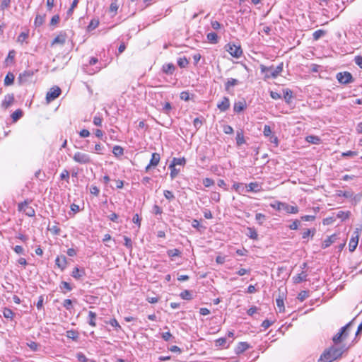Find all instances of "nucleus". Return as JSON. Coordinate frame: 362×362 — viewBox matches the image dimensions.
I'll return each mask as SVG.
<instances>
[{
  "label": "nucleus",
  "instance_id": "f704fd0d",
  "mask_svg": "<svg viewBox=\"0 0 362 362\" xmlns=\"http://www.w3.org/2000/svg\"><path fill=\"white\" fill-rule=\"evenodd\" d=\"M105 323L110 325L112 327L115 328L116 331H118L122 329L121 326L119 325V322L115 318H112L109 321H106Z\"/></svg>",
  "mask_w": 362,
  "mask_h": 362
},
{
  "label": "nucleus",
  "instance_id": "4c0bfd02",
  "mask_svg": "<svg viewBox=\"0 0 362 362\" xmlns=\"http://www.w3.org/2000/svg\"><path fill=\"white\" fill-rule=\"evenodd\" d=\"M247 230H248V233H247V235L250 239H252V240L258 239V234L255 228H248Z\"/></svg>",
  "mask_w": 362,
  "mask_h": 362
},
{
  "label": "nucleus",
  "instance_id": "2eb2a0df",
  "mask_svg": "<svg viewBox=\"0 0 362 362\" xmlns=\"http://www.w3.org/2000/svg\"><path fill=\"white\" fill-rule=\"evenodd\" d=\"M262 190V187L257 182H250L246 185V192H259Z\"/></svg>",
  "mask_w": 362,
  "mask_h": 362
},
{
  "label": "nucleus",
  "instance_id": "aec40b11",
  "mask_svg": "<svg viewBox=\"0 0 362 362\" xmlns=\"http://www.w3.org/2000/svg\"><path fill=\"white\" fill-rule=\"evenodd\" d=\"M250 345L247 342H240L235 349L236 354H240L248 349Z\"/></svg>",
  "mask_w": 362,
  "mask_h": 362
},
{
  "label": "nucleus",
  "instance_id": "09e8293b",
  "mask_svg": "<svg viewBox=\"0 0 362 362\" xmlns=\"http://www.w3.org/2000/svg\"><path fill=\"white\" fill-rule=\"evenodd\" d=\"M284 204L285 203H284V202H281L276 201L274 203L271 204L270 206L273 209H276L277 211H281V210H283Z\"/></svg>",
  "mask_w": 362,
  "mask_h": 362
},
{
  "label": "nucleus",
  "instance_id": "13d9d810",
  "mask_svg": "<svg viewBox=\"0 0 362 362\" xmlns=\"http://www.w3.org/2000/svg\"><path fill=\"white\" fill-rule=\"evenodd\" d=\"M216 346H226V339L225 337H221L215 341Z\"/></svg>",
  "mask_w": 362,
  "mask_h": 362
},
{
  "label": "nucleus",
  "instance_id": "20e7f679",
  "mask_svg": "<svg viewBox=\"0 0 362 362\" xmlns=\"http://www.w3.org/2000/svg\"><path fill=\"white\" fill-rule=\"evenodd\" d=\"M226 50L233 57L240 58L243 54V49L240 45L229 42L225 46Z\"/></svg>",
  "mask_w": 362,
  "mask_h": 362
},
{
  "label": "nucleus",
  "instance_id": "4468645a",
  "mask_svg": "<svg viewBox=\"0 0 362 362\" xmlns=\"http://www.w3.org/2000/svg\"><path fill=\"white\" fill-rule=\"evenodd\" d=\"M14 102L13 94H7L5 95L4 100L1 103V107L4 109L9 107Z\"/></svg>",
  "mask_w": 362,
  "mask_h": 362
},
{
  "label": "nucleus",
  "instance_id": "c03bdc74",
  "mask_svg": "<svg viewBox=\"0 0 362 362\" xmlns=\"http://www.w3.org/2000/svg\"><path fill=\"white\" fill-rule=\"evenodd\" d=\"M23 116V111L20 109L16 110L11 115V118L13 122H16Z\"/></svg>",
  "mask_w": 362,
  "mask_h": 362
},
{
  "label": "nucleus",
  "instance_id": "69168bd1",
  "mask_svg": "<svg viewBox=\"0 0 362 362\" xmlns=\"http://www.w3.org/2000/svg\"><path fill=\"white\" fill-rule=\"evenodd\" d=\"M63 306L67 310H70L72 308V300L70 299L64 300Z\"/></svg>",
  "mask_w": 362,
  "mask_h": 362
},
{
  "label": "nucleus",
  "instance_id": "338daca9",
  "mask_svg": "<svg viewBox=\"0 0 362 362\" xmlns=\"http://www.w3.org/2000/svg\"><path fill=\"white\" fill-rule=\"evenodd\" d=\"M102 122H103V119L100 117V116H98V115H95L94 117H93V124L95 125V126H98V127H100L102 125Z\"/></svg>",
  "mask_w": 362,
  "mask_h": 362
},
{
  "label": "nucleus",
  "instance_id": "4d7b16f0",
  "mask_svg": "<svg viewBox=\"0 0 362 362\" xmlns=\"http://www.w3.org/2000/svg\"><path fill=\"white\" fill-rule=\"evenodd\" d=\"M264 136L266 137H269L272 136V131L271 127L269 125H264V130H263Z\"/></svg>",
  "mask_w": 362,
  "mask_h": 362
},
{
  "label": "nucleus",
  "instance_id": "3c124183",
  "mask_svg": "<svg viewBox=\"0 0 362 362\" xmlns=\"http://www.w3.org/2000/svg\"><path fill=\"white\" fill-rule=\"evenodd\" d=\"M202 124H203V120L199 117H196L193 120V124H194V127L196 129V130H198L202 127Z\"/></svg>",
  "mask_w": 362,
  "mask_h": 362
},
{
  "label": "nucleus",
  "instance_id": "bf43d9fd",
  "mask_svg": "<svg viewBox=\"0 0 362 362\" xmlns=\"http://www.w3.org/2000/svg\"><path fill=\"white\" fill-rule=\"evenodd\" d=\"M47 229L55 235H59L61 232V229L57 226H53L52 227L48 226Z\"/></svg>",
  "mask_w": 362,
  "mask_h": 362
},
{
  "label": "nucleus",
  "instance_id": "4be33fe9",
  "mask_svg": "<svg viewBox=\"0 0 362 362\" xmlns=\"http://www.w3.org/2000/svg\"><path fill=\"white\" fill-rule=\"evenodd\" d=\"M232 187L238 194L246 192V185H245L243 183L234 182Z\"/></svg>",
  "mask_w": 362,
  "mask_h": 362
},
{
  "label": "nucleus",
  "instance_id": "0e129e2a",
  "mask_svg": "<svg viewBox=\"0 0 362 362\" xmlns=\"http://www.w3.org/2000/svg\"><path fill=\"white\" fill-rule=\"evenodd\" d=\"M28 346L33 351L38 350L39 344L35 341H30L27 344Z\"/></svg>",
  "mask_w": 362,
  "mask_h": 362
},
{
  "label": "nucleus",
  "instance_id": "58836bf2",
  "mask_svg": "<svg viewBox=\"0 0 362 362\" xmlns=\"http://www.w3.org/2000/svg\"><path fill=\"white\" fill-rule=\"evenodd\" d=\"M169 169L170 170V179L173 180L179 174L180 170L176 168V167H175V166L171 167L170 165H169Z\"/></svg>",
  "mask_w": 362,
  "mask_h": 362
},
{
  "label": "nucleus",
  "instance_id": "49530a36",
  "mask_svg": "<svg viewBox=\"0 0 362 362\" xmlns=\"http://www.w3.org/2000/svg\"><path fill=\"white\" fill-rule=\"evenodd\" d=\"M306 141L313 144H317L320 143V139L317 136L310 135L306 137Z\"/></svg>",
  "mask_w": 362,
  "mask_h": 362
},
{
  "label": "nucleus",
  "instance_id": "39448f33",
  "mask_svg": "<svg viewBox=\"0 0 362 362\" xmlns=\"http://www.w3.org/2000/svg\"><path fill=\"white\" fill-rule=\"evenodd\" d=\"M35 72H37V70H25L23 72L21 73L18 77V83L20 85H23L32 81L33 76Z\"/></svg>",
  "mask_w": 362,
  "mask_h": 362
},
{
  "label": "nucleus",
  "instance_id": "603ef678",
  "mask_svg": "<svg viewBox=\"0 0 362 362\" xmlns=\"http://www.w3.org/2000/svg\"><path fill=\"white\" fill-rule=\"evenodd\" d=\"M276 305L279 309V312L284 311V303L283 298L279 297V298H277L276 300Z\"/></svg>",
  "mask_w": 362,
  "mask_h": 362
},
{
  "label": "nucleus",
  "instance_id": "5701e85b",
  "mask_svg": "<svg viewBox=\"0 0 362 362\" xmlns=\"http://www.w3.org/2000/svg\"><path fill=\"white\" fill-rule=\"evenodd\" d=\"M283 210H284L288 214H296L298 212V207L297 206H290L285 203Z\"/></svg>",
  "mask_w": 362,
  "mask_h": 362
},
{
  "label": "nucleus",
  "instance_id": "864d4df0",
  "mask_svg": "<svg viewBox=\"0 0 362 362\" xmlns=\"http://www.w3.org/2000/svg\"><path fill=\"white\" fill-rule=\"evenodd\" d=\"M28 37V33L22 32L18 37L17 41L23 43Z\"/></svg>",
  "mask_w": 362,
  "mask_h": 362
},
{
  "label": "nucleus",
  "instance_id": "412c9836",
  "mask_svg": "<svg viewBox=\"0 0 362 362\" xmlns=\"http://www.w3.org/2000/svg\"><path fill=\"white\" fill-rule=\"evenodd\" d=\"M307 273L305 272H302L301 273L293 277V282L295 284H299L303 281H305L307 280Z\"/></svg>",
  "mask_w": 362,
  "mask_h": 362
},
{
  "label": "nucleus",
  "instance_id": "ddd939ff",
  "mask_svg": "<svg viewBox=\"0 0 362 362\" xmlns=\"http://www.w3.org/2000/svg\"><path fill=\"white\" fill-rule=\"evenodd\" d=\"M67 35L65 32H60V33L52 40V45L55 44H59L61 45H64L66 42Z\"/></svg>",
  "mask_w": 362,
  "mask_h": 362
},
{
  "label": "nucleus",
  "instance_id": "9d476101",
  "mask_svg": "<svg viewBox=\"0 0 362 362\" xmlns=\"http://www.w3.org/2000/svg\"><path fill=\"white\" fill-rule=\"evenodd\" d=\"M61 92V89L58 86H56L55 88H52L46 95L47 101L48 103L53 101L60 95Z\"/></svg>",
  "mask_w": 362,
  "mask_h": 362
},
{
  "label": "nucleus",
  "instance_id": "9b49d317",
  "mask_svg": "<svg viewBox=\"0 0 362 362\" xmlns=\"http://www.w3.org/2000/svg\"><path fill=\"white\" fill-rule=\"evenodd\" d=\"M217 107L221 112H226L230 107V100L226 96L222 98V100L217 103Z\"/></svg>",
  "mask_w": 362,
  "mask_h": 362
},
{
  "label": "nucleus",
  "instance_id": "052dcab7",
  "mask_svg": "<svg viewBox=\"0 0 362 362\" xmlns=\"http://www.w3.org/2000/svg\"><path fill=\"white\" fill-rule=\"evenodd\" d=\"M11 0H1V3L0 5V8L2 11L8 8L10 6Z\"/></svg>",
  "mask_w": 362,
  "mask_h": 362
},
{
  "label": "nucleus",
  "instance_id": "c756f323",
  "mask_svg": "<svg viewBox=\"0 0 362 362\" xmlns=\"http://www.w3.org/2000/svg\"><path fill=\"white\" fill-rule=\"evenodd\" d=\"M15 76L11 72H8L4 78V85L10 86L13 83Z\"/></svg>",
  "mask_w": 362,
  "mask_h": 362
},
{
  "label": "nucleus",
  "instance_id": "f8f14e48",
  "mask_svg": "<svg viewBox=\"0 0 362 362\" xmlns=\"http://www.w3.org/2000/svg\"><path fill=\"white\" fill-rule=\"evenodd\" d=\"M240 82L235 78H230L225 83V90L228 93H232L231 88L239 85Z\"/></svg>",
  "mask_w": 362,
  "mask_h": 362
},
{
  "label": "nucleus",
  "instance_id": "6ab92c4d",
  "mask_svg": "<svg viewBox=\"0 0 362 362\" xmlns=\"http://www.w3.org/2000/svg\"><path fill=\"white\" fill-rule=\"evenodd\" d=\"M162 71L167 75H172L175 71V66L173 63H168L163 65Z\"/></svg>",
  "mask_w": 362,
  "mask_h": 362
},
{
  "label": "nucleus",
  "instance_id": "1a4fd4ad",
  "mask_svg": "<svg viewBox=\"0 0 362 362\" xmlns=\"http://www.w3.org/2000/svg\"><path fill=\"white\" fill-rule=\"evenodd\" d=\"M18 210L23 211L26 216L29 217H33L35 214L34 209L29 206L28 202L26 201L18 204Z\"/></svg>",
  "mask_w": 362,
  "mask_h": 362
},
{
  "label": "nucleus",
  "instance_id": "cd10ccee",
  "mask_svg": "<svg viewBox=\"0 0 362 362\" xmlns=\"http://www.w3.org/2000/svg\"><path fill=\"white\" fill-rule=\"evenodd\" d=\"M284 98L286 103H290L291 98H293V92L288 88L283 90Z\"/></svg>",
  "mask_w": 362,
  "mask_h": 362
},
{
  "label": "nucleus",
  "instance_id": "7ed1b4c3",
  "mask_svg": "<svg viewBox=\"0 0 362 362\" xmlns=\"http://www.w3.org/2000/svg\"><path fill=\"white\" fill-rule=\"evenodd\" d=\"M353 320L342 327L339 332L337 333L333 337L332 341L335 344H338L346 339L349 335V331L352 325Z\"/></svg>",
  "mask_w": 362,
  "mask_h": 362
},
{
  "label": "nucleus",
  "instance_id": "423d86ee",
  "mask_svg": "<svg viewBox=\"0 0 362 362\" xmlns=\"http://www.w3.org/2000/svg\"><path fill=\"white\" fill-rule=\"evenodd\" d=\"M73 160L80 164H88L92 162L90 156L85 153L76 152L73 156Z\"/></svg>",
  "mask_w": 362,
  "mask_h": 362
},
{
  "label": "nucleus",
  "instance_id": "5fc2aeb1",
  "mask_svg": "<svg viewBox=\"0 0 362 362\" xmlns=\"http://www.w3.org/2000/svg\"><path fill=\"white\" fill-rule=\"evenodd\" d=\"M211 25L214 30H216L223 28V25L222 24H221L219 22H218L217 21H211Z\"/></svg>",
  "mask_w": 362,
  "mask_h": 362
},
{
  "label": "nucleus",
  "instance_id": "6e6552de",
  "mask_svg": "<svg viewBox=\"0 0 362 362\" xmlns=\"http://www.w3.org/2000/svg\"><path fill=\"white\" fill-rule=\"evenodd\" d=\"M336 77L341 84H349L354 81L352 75L348 71L339 72L337 74Z\"/></svg>",
  "mask_w": 362,
  "mask_h": 362
},
{
  "label": "nucleus",
  "instance_id": "0eeeda50",
  "mask_svg": "<svg viewBox=\"0 0 362 362\" xmlns=\"http://www.w3.org/2000/svg\"><path fill=\"white\" fill-rule=\"evenodd\" d=\"M361 233V228H356L354 230L349 244V250L351 252H354L357 247Z\"/></svg>",
  "mask_w": 362,
  "mask_h": 362
},
{
  "label": "nucleus",
  "instance_id": "b1692460",
  "mask_svg": "<svg viewBox=\"0 0 362 362\" xmlns=\"http://www.w3.org/2000/svg\"><path fill=\"white\" fill-rule=\"evenodd\" d=\"M160 154L158 153H153L149 163L150 165H152L153 167L157 166L160 162Z\"/></svg>",
  "mask_w": 362,
  "mask_h": 362
},
{
  "label": "nucleus",
  "instance_id": "774afa93",
  "mask_svg": "<svg viewBox=\"0 0 362 362\" xmlns=\"http://www.w3.org/2000/svg\"><path fill=\"white\" fill-rule=\"evenodd\" d=\"M273 324L272 321H270L269 320H265L262 322L261 327L264 329V330H266L268 329Z\"/></svg>",
  "mask_w": 362,
  "mask_h": 362
},
{
  "label": "nucleus",
  "instance_id": "ea45409f",
  "mask_svg": "<svg viewBox=\"0 0 362 362\" xmlns=\"http://www.w3.org/2000/svg\"><path fill=\"white\" fill-rule=\"evenodd\" d=\"M167 254L170 257H179L181 255V251L179 249L175 248L173 250H168Z\"/></svg>",
  "mask_w": 362,
  "mask_h": 362
},
{
  "label": "nucleus",
  "instance_id": "de8ad7c7",
  "mask_svg": "<svg viewBox=\"0 0 362 362\" xmlns=\"http://www.w3.org/2000/svg\"><path fill=\"white\" fill-rule=\"evenodd\" d=\"M309 296V291H300L298 295V299L303 302Z\"/></svg>",
  "mask_w": 362,
  "mask_h": 362
},
{
  "label": "nucleus",
  "instance_id": "f03ea898",
  "mask_svg": "<svg viewBox=\"0 0 362 362\" xmlns=\"http://www.w3.org/2000/svg\"><path fill=\"white\" fill-rule=\"evenodd\" d=\"M260 71L264 74V80L266 81L269 78H276L283 71L284 64L280 63L276 67L273 65L266 66L263 64L260 65Z\"/></svg>",
  "mask_w": 362,
  "mask_h": 362
},
{
  "label": "nucleus",
  "instance_id": "a211bd4d",
  "mask_svg": "<svg viewBox=\"0 0 362 362\" xmlns=\"http://www.w3.org/2000/svg\"><path fill=\"white\" fill-rule=\"evenodd\" d=\"M337 239V235L336 234H333L330 236H328L327 239H325L322 243V248L325 249L329 247L332 243H334Z\"/></svg>",
  "mask_w": 362,
  "mask_h": 362
},
{
  "label": "nucleus",
  "instance_id": "a878e982",
  "mask_svg": "<svg viewBox=\"0 0 362 362\" xmlns=\"http://www.w3.org/2000/svg\"><path fill=\"white\" fill-rule=\"evenodd\" d=\"M186 163V160L185 158H173V160L170 163L171 167L176 165H185Z\"/></svg>",
  "mask_w": 362,
  "mask_h": 362
},
{
  "label": "nucleus",
  "instance_id": "2f4dec72",
  "mask_svg": "<svg viewBox=\"0 0 362 362\" xmlns=\"http://www.w3.org/2000/svg\"><path fill=\"white\" fill-rule=\"evenodd\" d=\"M66 336L68 338L76 341L78 339V332L74 329L68 330L66 332Z\"/></svg>",
  "mask_w": 362,
  "mask_h": 362
},
{
  "label": "nucleus",
  "instance_id": "c85d7f7f",
  "mask_svg": "<svg viewBox=\"0 0 362 362\" xmlns=\"http://www.w3.org/2000/svg\"><path fill=\"white\" fill-rule=\"evenodd\" d=\"M96 317H97V315L95 313L92 312V311L88 312V318H89L88 324H89V325H90L93 327H95L96 326V322H95Z\"/></svg>",
  "mask_w": 362,
  "mask_h": 362
},
{
  "label": "nucleus",
  "instance_id": "393cba45",
  "mask_svg": "<svg viewBox=\"0 0 362 362\" xmlns=\"http://www.w3.org/2000/svg\"><path fill=\"white\" fill-rule=\"evenodd\" d=\"M235 139L237 146H238L245 143L243 130L240 129L239 131H237Z\"/></svg>",
  "mask_w": 362,
  "mask_h": 362
},
{
  "label": "nucleus",
  "instance_id": "8fccbe9b",
  "mask_svg": "<svg viewBox=\"0 0 362 362\" xmlns=\"http://www.w3.org/2000/svg\"><path fill=\"white\" fill-rule=\"evenodd\" d=\"M76 358L81 362H90L92 360L88 358L83 353H78Z\"/></svg>",
  "mask_w": 362,
  "mask_h": 362
},
{
  "label": "nucleus",
  "instance_id": "f3484780",
  "mask_svg": "<svg viewBox=\"0 0 362 362\" xmlns=\"http://www.w3.org/2000/svg\"><path fill=\"white\" fill-rule=\"evenodd\" d=\"M247 107V104L245 100H240L238 102H235L233 105V111L235 112L239 113L244 110H245Z\"/></svg>",
  "mask_w": 362,
  "mask_h": 362
},
{
  "label": "nucleus",
  "instance_id": "e433bc0d",
  "mask_svg": "<svg viewBox=\"0 0 362 362\" xmlns=\"http://www.w3.org/2000/svg\"><path fill=\"white\" fill-rule=\"evenodd\" d=\"M326 34V31L324 30H317L313 33V38L314 40H318L320 37H323Z\"/></svg>",
  "mask_w": 362,
  "mask_h": 362
},
{
  "label": "nucleus",
  "instance_id": "c9c22d12",
  "mask_svg": "<svg viewBox=\"0 0 362 362\" xmlns=\"http://www.w3.org/2000/svg\"><path fill=\"white\" fill-rule=\"evenodd\" d=\"M3 315L4 317L12 320L15 315V313L8 308H4Z\"/></svg>",
  "mask_w": 362,
  "mask_h": 362
},
{
  "label": "nucleus",
  "instance_id": "e2e57ef3",
  "mask_svg": "<svg viewBox=\"0 0 362 362\" xmlns=\"http://www.w3.org/2000/svg\"><path fill=\"white\" fill-rule=\"evenodd\" d=\"M203 185L206 187H209L214 185V181L211 178L206 177L203 180Z\"/></svg>",
  "mask_w": 362,
  "mask_h": 362
},
{
  "label": "nucleus",
  "instance_id": "f257e3e1",
  "mask_svg": "<svg viewBox=\"0 0 362 362\" xmlns=\"http://www.w3.org/2000/svg\"><path fill=\"white\" fill-rule=\"evenodd\" d=\"M344 351V346L340 347L331 346L322 352L318 359V362H333L341 358Z\"/></svg>",
  "mask_w": 362,
  "mask_h": 362
},
{
  "label": "nucleus",
  "instance_id": "680f3d73",
  "mask_svg": "<svg viewBox=\"0 0 362 362\" xmlns=\"http://www.w3.org/2000/svg\"><path fill=\"white\" fill-rule=\"evenodd\" d=\"M61 289L65 288L67 291H70L73 289L72 286L66 281H62L59 286Z\"/></svg>",
  "mask_w": 362,
  "mask_h": 362
},
{
  "label": "nucleus",
  "instance_id": "72a5a7b5",
  "mask_svg": "<svg viewBox=\"0 0 362 362\" xmlns=\"http://www.w3.org/2000/svg\"><path fill=\"white\" fill-rule=\"evenodd\" d=\"M177 65L180 67V68H185L187 66V65L189 64V61L188 59H187L186 57H180L178 58L177 59Z\"/></svg>",
  "mask_w": 362,
  "mask_h": 362
},
{
  "label": "nucleus",
  "instance_id": "37998d69",
  "mask_svg": "<svg viewBox=\"0 0 362 362\" xmlns=\"http://www.w3.org/2000/svg\"><path fill=\"white\" fill-rule=\"evenodd\" d=\"M45 21V16L37 14L35 17L34 24L35 27H39L43 24Z\"/></svg>",
  "mask_w": 362,
  "mask_h": 362
},
{
  "label": "nucleus",
  "instance_id": "79ce46f5",
  "mask_svg": "<svg viewBox=\"0 0 362 362\" xmlns=\"http://www.w3.org/2000/svg\"><path fill=\"white\" fill-rule=\"evenodd\" d=\"M316 232V230L315 228H313V229H306L303 233H302V238L303 239H305L307 238L308 237H309L310 235L311 237H313L315 233Z\"/></svg>",
  "mask_w": 362,
  "mask_h": 362
},
{
  "label": "nucleus",
  "instance_id": "6e6d98bb",
  "mask_svg": "<svg viewBox=\"0 0 362 362\" xmlns=\"http://www.w3.org/2000/svg\"><path fill=\"white\" fill-rule=\"evenodd\" d=\"M163 195L169 201L175 199V196L173 192L170 190H164Z\"/></svg>",
  "mask_w": 362,
  "mask_h": 362
},
{
  "label": "nucleus",
  "instance_id": "bb28decb",
  "mask_svg": "<svg viewBox=\"0 0 362 362\" xmlns=\"http://www.w3.org/2000/svg\"><path fill=\"white\" fill-rule=\"evenodd\" d=\"M206 38L210 43L216 44L218 42V37L214 32H211L207 34Z\"/></svg>",
  "mask_w": 362,
  "mask_h": 362
},
{
  "label": "nucleus",
  "instance_id": "a18cd8bd",
  "mask_svg": "<svg viewBox=\"0 0 362 362\" xmlns=\"http://www.w3.org/2000/svg\"><path fill=\"white\" fill-rule=\"evenodd\" d=\"M180 296L184 300H191L193 298L192 292L188 290H185L181 292Z\"/></svg>",
  "mask_w": 362,
  "mask_h": 362
},
{
  "label": "nucleus",
  "instance_id": "7c9ffc66",
  "mask_svg": "<svg viewBox=\"0 0 362 362\" xmlns=\"http://www.w3.org/2000/svg\"><path fill=\"white\" fill-rule=\"evenodd\" d=\"M84 274L83 269L81 270L78 267H75L72 271L71 276L76 279H79Z\"/></svg>",
  "mask_w": 362,
  "mask_h": 362
},
{
  "label": "nucleus",
  "instance_id": "dca6fc26",
  "mask_svg": "<svg viewBox=\"0 0 362 362\" xmlns=\"http://www.w3.org/2000/svg\"><path fill=\"white\" fill-rule=\"evenodd\" d=\"M55 264L62 271H64L67 265L66 257L65 256H58L55 259Z\"/></svg>",
  "mask_w": 362,
  "mask_h": 362
},
{
  "label": "nucleus",
  "instance_id": "a19ab883",
  "mask_svg": "<svg viewBox=\"0 0 362 362\" xmlns=\"http://www.w3.org/2000/svg\"><path fill=\"white\" fill-rule=\"evenodd\" d=\"M350 215V212L349 211H339L337 214H336V217H337L338 218H340L341 219L342 221L344 220H346V218H349Z\"/></svg>",
  "mask_w": 362,
  "mask_h": 362
},
{
  "label": "nucleus",
  "instance_id": "473e14b6",
  "mask_svg": "<svg viewBox=\"0 0 362 362\" xmlns=\"http://www.w3.org/2000/svg\"><path fill=\"white\" fill-rule=\"evenodd\" d=\"M112 153L116 157L121 156H122L124 154V149L120 146L116 145L112 148Z\"/></svg>",
  "mask_w": 362,
  "mask_h": 362
}]
</instances>
